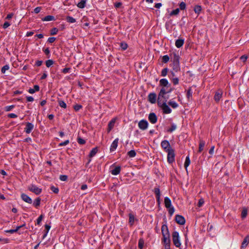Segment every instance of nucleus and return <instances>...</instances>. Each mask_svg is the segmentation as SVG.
<instances>
[{
    "label": "nucleus",
    "instance_id": "nucleus-1",
    "mask_svg": "<svg viewBox=\"0 0 249 249\" xmlns=\"http://www.w3.org/2000/svg\"><path fill=\"white\" fill-rule=\"evenodd\" d=\"M158 104L161 108L164 113L169 114L171 112V108L166 104V100L158 101Z\"/></svg>",
    "mask_w": 249,
    "mask_h": 249
},
{
    "label": "nucleus",
    "instance_id": "nucleus-2",
    "mask_svg": "<svg viewBox=\"0 0 249 249\" xmlns=\"http://www.w3.org/2000/svg\"><path fill=\"white\" fill-rule=\"evenodd\" d=\"M164 204L165 207L168 209L169 213L172 215L174 213L175 210L172 205L171 201L169 197H165L164 198Z\"/></svg>",
    "mask_w": 249,
    "mask_h": 249
},
{
    "label": "nucleus",
    "instance_id": "nucleus-3",
    "mask_svg": "<svg viewBox=\"0 0 249 249\" xmlns=\"http://www.w3.org/2000/svg\"><path fill=\"white\" fill-rule=\"evenodd\" d=\"M173 242L175 246L177 247H179L181 243L179 240V236L178 233L175 231L172 233Z\"/></svg>",
    "mask_w": 249,
    "mask_h": 249
},
{
    "label": "nucleus",
    "instance_id": "nucleus-4",
    "mask_svg": "<svg viewBox=\"0 0 249 249\" xmlns=\"http://www.w3.org/2000/svg\"><path fill=\"white\" fill-rule=\"evenodd\" d=\"M167 161L169 163H172L175 161V151L173 149L167 152Z\"/></svg>",
    "mask_w": 249,
    "mask_h": 249
},
{
    "label": "nucleus",
    "instance_id": "nucleus-5",
    "mask_svg": "<svg viewBox=\"0 0 249 249\" xmlns=\"http://www.w3.org/2000/svg\"><path fill=\"white\" fill-rule=\"evenodd\" d=\"M161 146L166 152L173 149L169 142L167 140H164L161 142Z\"/></svg>",
    "mask_w": 249,
    "mask_h": 249
},
{
    "label": "nucleus",
    "instance_id": "nucleus-6",
    "mask_svg": "<svg viewBox=\"0 0 249 249\" xmlns=\"http://www.w3.org/2000/svg\"><path fill=\"white\" fill-rule=\"evenodd\" d=\"M28 190L36 195H39L41 192V189L35 185H31L28 187Z\"/></svg>",
    "mask_w": 249,
    "mask_h": 249
},
{
    "label": "nucleus",
    "instance_id": "nucleus-7",
    "mask_svg": "<svg viewBox=\"0 0 249 249\" xmlns=\"http://www.w3.org/2000/svg\"><path fill=\"white\" fill-rule=\"evenodd\" d=\"M173 70L176 72L180 70L179 59L178 56H176L174 59V63L173 64Z\"/></svg>",
    "mask_w": 249,
    "mask_h": 249
},
{
    "label": "nucleus",
    "instance_id": "nucleus-8",
    "mask_svg": "<svg viewBox=\"0 0 249 249\" xmlns=\"http://www.w3.org/2000/svg\"><path fill=\"white\" fill-rule=\"evenodd\" d=\"M148 122L146 120H142L138 123L139 127L142 130H145L148 127Z\"/></svg>",
    "mask_w": 249,
    "mask_h": 249
},
{
    "label": "nucleus",
    "instance_id": "nucleus-9",
    "mask_svg": "<svg viewBox=\"0 0 249 249\" xmlns=\"http://www.w3.org/2000/svg\"><path fill=\"white\" fill-rule=\"evenodd\" d=\"M166 94H167L166 90L165 87H163L161 89V90L158 95V101L163 100L162 98H163V97H164V95H165Z\"/></svg>",
    "mask_w": 249,
    "mask_h": 249
},
{
    "label": "nucleus",
    "instance_id": "nucleus-10",
    "mask_svg": "<svg viewBox=\"0 0 249 249\" xmlns=\"http://www.w3.org/2000/svg\"><path fill=\"white\" fill-rule=\"evenodd\" d=\"M157 95L155 93H150L148 95V101L152 104H154L156 102Z\"/></svg>",
    "mask_w": 249,
    "mask_h": 249
},
{
    "label": "nucleus",
    "instance_id": "nucleus-11",
    "mask_svg": "<svg viewBox=\"0 0 249 249\" xmlns=\"http://www.w3.org/2000/svg\"><path fill=\"white\" fill-rule=\"evenodd\" d=\"M175 219H176L177 223H178V224H179L180 225H183L185 224V219L181 215H177L176 216Z\"/></svg>",
    "mask_w": 249,
    "mask_h": 249
},
{
    "label": "nucleus",
    "instance_id": "nucleus-12",
    "mask_svg": "<svg viewBox=\"0 0 249 249\" xmlns=\"http://www.w3.org/2000/svg\"><path fill=\"white\" fill-rule=\"evenodd\" d=\"M148 119L152 124H155L157 121V117L154 113H151L148 116Z\"/></svg>",
    "mask_w": 249,
    "mask_h": 249
},
{
    "label": "nucleus",
    "instance_id": "nucleus-13",
    "mask_svg": "<svg viewBox=\"0 0 249 249\" xmlns=\"http://www.w3.org/2000/svg\"><path fill=\"white\" fill-rule=\"evenodd\" d=\"M21 197L24 201L28 203L31 204L32 203V199L25 194H22L21 195Z\"/></svg>",
    "mask_w": 249,
    "mask_h": 249
},
{
    "label": "nucleus",
    "instance_id": "nucleus-14",
    "mask_svg": "<svg viewBox=\"0 0 249 249\" xmlns=\"http://www.w3.org/2000/svg\"><path fill=\"white\" fill-rule=\"evenodd\" d=\"M116 120V118H113L108 123L107 129L108 133H109L114 126Z\"/></svg>",
    "mask_w": 249,
    "mask_h": 249
},
{
    "label": "nucleus",
    "instance_id": "nucleus-15",
    "mask_svg": "<svg viewBox=\"0 0 249 249\" xmlns=\"http://www.w3.org/2000/svg\"><path fill=\"white\" fill-rule=\"evenodd\" d=\"M161 231L163 237H167L169 236V231L167 226L163 225L162 226Z\"/></svg>",
    "mask_w": 249,
    "mask_h": 249
},
{
    "label": "nucleus",
    "instance_id": "nucleus-16",
    "mask_svg": "<svg viewBox=\"0 0 249 249\" xmlns=\"http://www.w3.org/2000/svg\"><path fill=\"white\" fill-rule=\"evenodd\" d=\"M33 128L34 125L30 123H27L26 124V127L25 128V131L27 133L29 134L33 130Z\"/></svg>",
    "mask_w": 249,
    "mask_h": 249
},
{
    "label": "nucleus",
    "instance_id": "nucleus-17",
    "mask_svg": "<svg viewBox=\"0 0 249 249\" xmlns=\"http://www.w3.org/2000/svg\"><path fill=\"white\" fill-rule=\"evenodd\" d=\"M163 242L165 249H170V239L169 236L167 237H163Z\"/></svg>",
    "mask_w": 249,
    "mask_h": 249
},
{
    "label": "nucleus",
    "instance_id": "nucleus-18",
    "mask_svg": "<svg viewBox=\"0 0 249 249\" xmlns=\"http://www.w3.org/2000/svg\"><path fill=\"white\" fill-rule=\"evenodd\" d=\"M119 139L118 138H116L112 143L111 146H110V151H114L118 146V143Z\"/></svg>",
    "mask_w": 249,
    "mask_h": 249
},
{
    "label": "nucleus",
    "instance_id": "nucleus-19",
    "mask_svg": "<svg viewBox=\"0 0 249 249\" xmlns=\"http://www.w3.org/2000/svg\"><path fill=\"white\" fill-rule=\"evenodd\" d=\"M184 42V40L183 39L179 38L176 41L175 45L177 48H179L182 46Z\"/></svg>",
    "mask_w": 249,
    "mask_h": 249
},
{
    "label": "nucleus",
    "instance_id": "nucleus-20",
    "mask_svg": "<svg viewBox=\"0 0 249 249\" xmlns=\"http://www.w3.org/2000/svg\"><path fill=\"white\" fill-rule=\"evenodd\" d=\"M249 243V235H247L244 239L242 245V248H245Z\"/></svg>",
    "mask_w": 249,
    "mask_h": 249
},
{
    "label": "nucleus",
    "instance_id": "nucleus-21",
    "mask_svg": "<svg viewBox=\"0 0 249 249\" xmlns=\"http://www.w3.org/2000/svg\"><path fill=\"white\" fill-rule=\"evenodd\" d=\"M222 91H218L216 92L215 95L214 96V99L216 102H218L222 97Z\"/></svg>",
    "mask_w": 249,
    "mask_h": 249
},
{
    "label": "nucleus",
    "instance_id": "nucleus-22",
    "mask_svg": "<svg viewBox=\"0 0 249 249\" xmlns=\"http://www.w3.org/2000/svg\"><path fill=\"white\" fill-rule=\"evenodd\" d=\"M160 86H163V87H165L168 86L169 83L167 79H161L160 81Z\"/></svg>",
    "mask_w": 249,
    "mask_h": 249
},
{
    "label": "nucleus",
    "instance_id": "nucleus-23",
    "mask_svg": "<svg viewBox=\"0 0 249 249\" xmlns=\"http://www.w3.org/2000/svg\"><path fill=\"white\" fill-rule=\"evenodd\" d=\"M121 171L120 166L116 167L113 170L111 171V174L113 175H117L119 174Z\"/></svg>",
    "mask_w": 249,
    "mask_h": 249
},
{
    "label": "nucleus",
    "instance_id": "nucleus-24",
    "mask_svg": "<svg viewBox=\"0 0 249 249\" xmlns=\"http://www.w3.org/2000/svg\"><path fill=\"white\" fill-rule=\"evenodd\" d=\"M205 144V142L204 141L200 140L199 144L198 152H201L203 150Z\"/></svg>",
    "mask_w": 249,
    "mask_h": 249
},
{
    "label": "nucleus",
    "instance_id": "nucleus-25",
    "mask_svg": "<svg viewBox=\"0 0 249 249\" xmlns=\"http://www.w3.org/2000/svg\"><path fill=\"white\" fill-rule=\"evenodd\" d=\"M39 87L38 85H35L33 89H29V92L31 94L34 93L36 91H38Z\"/></svg>",
    "mask_w": 249,
    "mask_h": 249
},
{
    "label": "nucleus",
    "instance_id": "nucleus-26",
    "mask_svg": "<svg viewBox=\"0 0 249 249\" xmlns=\"http://www.w3.org/2000/svg\"><path fill=\"white\" fill-rule=\"evenodd\" d=\"M190 160L189 156H187L185 159V161L184 163V167L186 169V170L187 171V167L190 164Z\"/></svg>",
    "mask_w": 249,
    "mask_h": 249
},
{
    "label": "nucleus",
    "instance_id": "nucleus-27",
    "mask_svg": "<svg viewBox=\"0 0 249 249\" xmlns=\"http://www.w3.org/2000/svg\"><path fill=\"white\" fill-rule=\"evenodd\" d=\"M168 104L174 108H176L178 107V104L176 102L172 100L169 101L168 102Z\"/></svg>",
    "mask_w": 249,
    "mask_h": 249
},
{
    "label": "nucleus",
    "instance_id": "nucleus-28",
    "mask_svg": "<svg viewBox=\"0 0 249 249\" xmlns=\"http://www.w3.org/2000/svg\"><path fill=\"white\" fill-rule=\"evenodd\" d=\"M247 212H248V210H247V208H243L242 213H241V217L242 218L244 219L245 217H246V216L247 215Z\"/></svg>",
    "mask_w": 249,
    "mask_h": 249
},
{
    "label": "nucleus",
    "instance_id": "nucleus-29",
    "mask_svg": "<svg viewBox=\"0 0 249 249\" xmlns=\"http://www.w3.org/2000/svg\"><path fill=\"white\" fill-rule=\"evenodd\" d=\"M24 225H23L20 226H18L16 229H15V230H7V231H6V232L10 233H13L14 232H17L20 228L23 227Z\"/></svg>",
    "mask_w": 249,
    "mask_h": 249
},
{
    "label": "nucleus",
    "instance_id": "nucleus-30",
    "mask_svg": "<svg viewBox=\"0 0 249 249\" xmlns=\"http://www.w3.org/2000/svg\"><path fill=\"white\" fill-rule=\"evenodd\" d=\"M86 0H81L78 4L77 6L80 8H83L85 6Z\"/></svg>",
    "mask_w": 249,
    "mask_h": 249
},
{
    "label": "nucleus",
    "instance_id": "nucleus-31",
    "mask_svg": "<svg viewBox=\"0 0 249 249\" xmlns=\"http://www.w3.org/2000/svg\"><path fill=\"white\" fill-rule=\"evenodd\" d=\"M135 220V217L133 214L130 213L129 214V222L131 225L133 224Z\"/></svg>",
    "mask_w": 249,
    "mask_h": 249
},
{
    "label": "nucleus",
    "instance_id": "nucleus-32",
    "mask_svg": "<svg viewBox=\"0 0 249 249\" xmlns=\"http://www.w3.org/2000/svg\"><path fill=\"white\" fill-rule=\"evenodd\" d=\"M44 21H52L54 20V18L53 16H47L45 17L43 19Z\"/></svg>",
    "mask_w": 249,
    "mask_h": 249
},
{
    "label": "nucleus",
    "instance_id": "nucleus-33",
    "mask_svg": "<svg viewBox=\"0 0 249 249\" xmlns=\"http://www.w3.org/2000/svg\"><path fill=\"white\" fill-rule=\"evenodd\" d=\"M41 199L39 197H37L34 202V205L36 207H37L40 205Z\"/></svg>",
    "mask_w": 249,
    "mask_h": 249
},
{
    "label": "nucleus",
    "instance_id": "nucleus-34",
    "mask_svg": "<svg viewBox=\"0 0 249 249\" xmlns=\"http://www.w3.org/2000/svg\"><path fill=\"white\" fill-rule=\"evenodd\" d=\"M98 149L97 148H93L89 153V157H93L97 152Z\"/></svg>",
    "mask_w": 249,
    "mask_h": 249
},
{
    "label": "nucleus",
    "instance_id": "nucleus-35",
    "mask_svg": "<svg viewBox=\"0 0 249 249\" xmlns=\"http://www.w3.org/2000/svg\"><path fill=\"white\" fill-rule=\"evenodd\" d=\"M136 153L135 151L133 150H130L127 153V155L130 158L134 157L136 156Z\"/></svg>",
    "mask_w": 249,
    "mask_h": 249
},
{
    "label": "nucleus",
    "instance_id": "nucleus-36",
    "mask_svg": "<svg viewBox=\"0 0 249 249\" xmlns=\"http://www.w3.org/2000/svg\"><path fill=\"white\" fill-rule=\"evenodd\" d=\"M144 245V240L142 239H140L139 241L138 246L140 249H142Z\"/></svg>",
    "mask_w": 249,
    "mask_h": 249
},
{
    "label": "nucleus",
    "instance_id": "nucleus-37",
    "mask_svg": "<svg viewBox=\"0 0 249 249\" xmlns=\"http://www.w3.org/2000/svg\"><path fill=\"white\" fill-rule=\"evenodd\" d=\"M179 12V9L178 8H177L175 10H173L170 14V15L171 16H174V15H177Z\"/></svg>",
    "mask_w": 249,
    "mask_h": 249
},
{
    "label": "nucleus",
    "instance_id": "nucleus-38",
    "mask_svg": "<svg viewBox=\"0 0 249 249\" xmlns=\"http://www.w3.org/2000/svg\"><path fill=\"white\" fill-rule=\"evenodd\" d=\"M192 91L191 88H189L187 92V97L188 99H190L191 97L192 96Z\"/></svg>",
    "mask_w": 249,
    "mask_h": 249
},
{
    "label": "nucleus",
    "instance_id": "nucleus-39",
    "mask_svg": "<svg viewBox=\"0 0 249 249\" xmlns=\"http://www.w3.org/2000/svg\"><path fill=\"white\" fill-rule=\"evenodd\" d=\"M201 10V7L200 6L196 5L195 7L194 11L196 13L199 14Z\"/></svg>",
    "mask_w": 249,
    "mask_h": 249
},
{
    "label": "nucleus",
    "instance_id": "nucleus-40",
    "mask_svg": "<svg viewBox=\"0 0 249 249\" xmlns=\"http://www.w3.org/2000/svg\"><path fill=\"white\" fill-rule=\"evenodd\" d=\"M58 102H59V105L61 107H63V108H66V107H67L66 104L63 101L59 100L58 101Z\"/></svg>",
    "mask_w": 249,
    "mask_h": 249
},
{
    "label": "nucleus",
    "instance_id": "nucleus-41",
    "mask_svg": "<svg viewBox=\"0 0 249 249\" xmlns=\"http://www.w3.org/2000/svg\"><path fill=\"white\" fill-rule=\"evenodd\" d=\"M9 69V66L8 65H6L1 68V71L2 73H4L6 71L8 70Z\"/></svg>",
    "mask_w": 249,
    "mask_h": 249
},
{
    "label": "nucleus",
    "instance_id": "nucleus-42",
    "mask_svg": "<svg viewBox=\"0 0 249 249\" xmlns=\"http://www.w3.org/2000/svg\"><path fill=\"white\" fill-rule=\"evenodd\" d=\"M154 192L156 196H160V190L159 188H155L154 189Z\"/></svg>",
    "mask_w": 249,
    "mask_h": 249
},
{
    "label": "nucleus",
    "instance_id": "nucleus-43",
    "mask_svg": "<svg viewBox=\"0 0 249 249\" xmlns=\"http://www.w3.org/2000/svg\"><path fill=\"white\" fill-rule=\"evenodd\" d=\"M53 63V61L52 60H48L46 61V65L47 67H50Z\"/></svg>",
    "mask_w": 249,
    "mask_h": 249
},
{
    "label": "nucleus",
    "instance_id": "nucleus-44",
    "mask_svg": "<svg viewBox=\"0 0 249 249\" xmlns=\"http://www.w3.org/2000/svg\"><path fill=\"white\" fill-rule=\"evenodd\" d=\"M67 20L70 23H74L76 21L75 19L71 17L68 16L67 17Z\"/></svg>",
    "mask_w": 249,
    "mask_h": 249
},
{
    "label": "nucleus",
    "instance_id": "nucleus-45",
    "mask_svg": "<svg viewBox=\"0 0 249 249\" xmlns=\"http://www.w3.org/2000/svg\"><path fill=\"white\" fill-rule=\"evenodd\" d=\"M168 70L167 68L163 69L161 71V75L162 76H165L168 73Z\"/></svg>",
    "mask_w": 249,
    "mask_h": 249
},
{
    "label": "nucleus",
    "instance_id": "nucleus-46",
    "mask_svg": "<svg viewBox=\"0 0 249 249\" xmlns=\"http://www.w3.org/2000/svg\"><path fill=\"white\" fill-rule=\"evenodd\" d=\"M169 60V57L167 55H164L162 57V62L167 63Z\"/></svg>",
    "mask_w": 249,
    "mask_h": 249
},
{
    "label": "nucleus",
    "instance_id": "nucleus-47",
    "mask_svg": "<svg viewBox=\"0 0 249 249\" xmlns=\"http://www.w3.org/2000/svg\"><path fill=\"white\" fill-rule=\"evenodd\" d=\"M179 8L180 10H184L186 8V4L184 2H181L179 4Z\"/></svg>",
    "mask_w": 249,
    "mask_h": 249
},
{
    "label": "nucleus",
    "instance_id": "nucleus-48",
    "mask_svg": "<svg viewBox=\"0 0 249 249\" xmlns=\"http://www.w3.org/2000/svg\"><path fill=\"white\" fill-rule=\"evenodd\" d=\"M178 81H179V80H178V78H177V77H175V78H172V81L173 83L174 84V85H175L178 84Z\"/></svg>",
    "mask_w": 249,
    "mask_h": 249
},
{
    "label": "nucleus",
    "instance_id": "nucleus-49",
    "mask_svg": "<svg viewBox=\"0 0 249 249\" xmlns=\"http://www.w3.org/2000/svg\"><path fill=\"white\" fill-rule=\"evenodd\" d=\"M51 190L54 193L57 194L58 193L59 190L58 188H56L54 186H52L51 187Z\"/></svg>",
    "mask_w": 249,
    "mask_h": 249
},
{
    "label": "nucleus",
    "instance_id": "nucleus-50",
    "mask_svg": "<svg viewBox=\"0 0 249 249\" xmlns=\"http://www.w3.org/2000/svg\"><path fill=\"white\" fill-rule=\"evenodd\" d=\"M77 142L80 144H83L86 142L85 141L80 137L78 138Z\"/></svg>",
    "mask_w": 249,
    "mask_h": 249
},
{
    "label": "nucleus",
    "instance_id": "nucleus-51",
    "mask_svg": "<svg viewBox=\"0 0 249 249\" xmlns=\"http://www.w3.org/2000/svg\"><path fill=\"white\" fill-rule=\"evenodd\" d=\"M177 128V126L175 124H172L171 128H169L168 130V132H173V131H174Z\"/></svg>",
    "mask_w": 249,
    "mask_h": 249
},
{
    "label": "nucleus",
    "instance_id": "nucleus-52",
    "mask_svg": "<svg viewBox=\"0 0 249 249\" xmlns=\"http://www.w3.org/2000/svg\"><path fill=\"white\" fill-rule=\"evenodd\" d=\"M204 199H203V198H200V199L199 200V201H198V205H198V206L199 207H201V206L203 205V204H204Z\"/></svg>",
    "mask_w": 249,
    "mask_h": 249
},
{
    "label": "nucleus",
    "instance_id": "nucleus-53",
    "mask_svg": "<svg viewBox=\"0 0 249 249\" xmlns=\"http://www.w3.org/2000/svg\"><path fill=\"white\" fill-rule=\"evenodd\" d=\"M57 31H58V30L56 28H53L51 30V35H55V34H56Z\"/></svg>",
    "mask_w": 249,
    "mask_h": 249
},
{
    "label": "nucleus",
    "instance_id": "nucleus-54",
    "mask_svg": "<svg viewBox=\"0 0 249 249\" xmlns=\"http://www.w3.org/2000/svg\"><path fill=\"white\" fill-rule=\"evenodd\" d=\"M68 178V177L66 175H61L60 176V179L62 181H66Z\"/></svg>",
    "mask_w": 249,
    "mask_h": 249
},
{
    "label": "nucleus",
    "instance_id": "nucleus-55",
    "mask_svg": "<svg viewBox=\"0 0 249 249\" xmlns=\"http://www.w3.org/2000/svg\"><path fill=\"white\" fill-rule=\"evenodd\" d=\"M69 143V141L66 140V141H64V142L60 143L59 145V146H65V145H67Z\"/></svg>",
    "mask_w": 249,
    "mask_h": 249
},
{
    "label": "nucleus",
    "instance_id": "nucleus-56",
    "mask_svg": "<svg viewBox=\"0 0 249 249\" xmlns=\"http://www.w3.org/2000/svg\"><path fill=\"white\" fill-rule=\"evenodd\" d=\"M82 108V106L80 105H76L74 106V108L76 111L79 110Z\"/></svg>",
    "mask_w": 249,
    "mask_h": 249
},
{
    "label": "nucleus",
    "instance_id": "nucleus-57",
    "mask_svg": "<svg viewBox=\"0 0 249 249\" xmlns=\"http://www.w3.org/2000/svg\"><path fill=\"white\" fill-rule=\"evenodd\" d=\"M43 215H40L37 219V224L39 225L43 219Z\"/></svg>",
    "mask_w": 249,
    "mask_h": 249
},
{
    "label": "nucleus",
    "instance_id": "nucleus-58",
    "mask_svg": "<svg viewBox=\"0 0 249 249\" xmlns=\"http://www.w3.org/2000/svg\"><path fill=\"white\" fill-rule=\"evenodd\" d=\"M121 47L123 50H124L127 48V45L126 43H122L121 44Z\"/></svg>",
    "mask_w": 249,
    "mask_h": 249
},
{
    "label": "nucleus",
    "instance_id": "nucleus-59",
    "mask_svg": "<svg viewBox=\"0 0 249 249\" xmlns=\"http://www.w3.org/2000/svg\"><path fill=\"white\" fill-rule=\"evenodd\" d=\"M10 25V24L8 22H5L3 25V28L4 29H6L8 28Z\"/></svg>",
    "mask_w": 249,
    "mask_h": 249
},
{
    "label": "nucleus",
    "instance_id": "nucleus-60",
    "mask_svg": "<svg viewBox=\"0 0 249 249\" xmlns=\"http://www.w3.org/2000/svg\"><path fill=\"white\" fill-rule=\"evenodd\" d=\"M55 40V37H49L48 39V42L51 43H53V42Z\"/></svg>",
    "mask_w": 249,
    "mask_h": 249
},
{
    "label": "nucleus",
    "instance_id": "nucleus-61",
    "mask_svg": "<svg viewBox=\"0 0 249 249\" xmlns=\"http://www.w3.org/2000/svg\"><path fill=\"white\" fill-rule=\"evenodd\" d=\"M14 107V106H7L5 107V110L9 111L11 110Z\"/></svg>",
    "mask_w": 249,
    "mask_h": 249
},
{
    "label": "nucleus",
    "instance_id": "nucleus-62",
    "mask_svg": "<svg viewBox=\"0 0 249 249\" xmlns=\"http://www.w3.org/2000/svg\"><path fill=\"white\" fill-rule=\"evenodd\" d=\"M248 58V56L247 55H242L240 57V59L242 60L243 62H245Z\"/></svg>",
    "mask_w": 249,
    "mask_h": 249
},
{
    "label": "nucleus",
    "instance_id": "nucleus-63",
    "mask_svg": "<svg viewBox=\"0 0 249 249\" xmlns=\"http://www.w3.org/2000/svg\"><path fill=\"white\" fill-rule=\"evenodd\" d=\"M40 10H41V8L40 7H36L34 9V12L35 13L37 14L39 12H40Z\"/></svg>",
    "mask_w": 249,
    "mask_h": 249
},
{
    "label": "nucleus",
    "instance_id": "nucleus-64",
    "mask_svg": "<svg viewBox=\"0 0 249 249\" xmlns=\"http://www.w3.org/2000/svg\"><path fill=\"white\" fill-rule=\"evenodd\" d=\"M14 14L13 13H10L7 15L6 17V19H10L13 17Z\"/></svg>",
    "mask_w": 249,
    "mask_h": 249
}]
</instances>
